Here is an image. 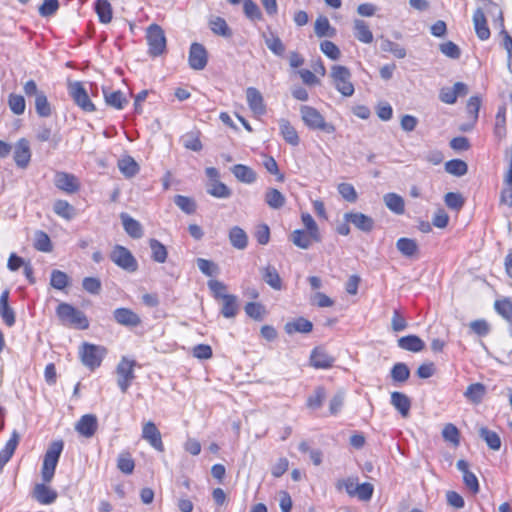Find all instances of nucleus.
Segmentation results:
<instances>
[{
    "instance_id": "nucleus-1",
    "label": "nucleus",
    "mask_w": 512,
    "mask_h": 512,
    "mask_svg": "<svg viewBox=\"0 0 512 512\" xmlns=\"http://www.w3.org/2000/svg\"><path fill=\"white\" fill-rule=\"evenodd\" d=\"M56 315L64 325H70L81 330L89 327V321L84 312L71 304L60 303L56 308Z\"/></svg>"
},
{
    "instance_id": "nucleus-2",
    "label": "nucleus",
    "mask_w": 512,
    "mask_h": 512,
    "mask_svg": "<svg viewBox=\"0 0 512 512\" xmlns=\"http://www.w3.org/2000/svg\"><path fill=\"white\" fill-rule=\"evenodd\" d=\"M301 119L304 124L311 130H319L327 134L335 132V126L326 122L322 114L314 107L302 105L300 107Z\"/></svg>"
},
{
    "instance_id": "nucleus-3",
    "label": "nucleus",
    "mask_w": 512,
    "mask_h": 512,
    "mask_svg": "<svg viewBox=\"0 0 512 512\" xmlns=\"http://www.w3.org/2000/svg\"><path fill=\"white\" fill-rule=\"evenodd\" d=\"M63 447L64 444L62 441H54L48 447L44 455L41 469V476L45 483L52 481Z\"/></svg>"
},
{
    "instance_id": "nucleus-4",
    "label": "nucleus",
    "mask_w": 512,
    "mask_h": 512,
    "mask_svg": "<svg viewBox=\"0 0 512 512\" xmlns=\"http://www.w3.org/2000/svg\"><path fill=\"white\" fill-rule=\"evenodd\" d=\"M330 77L332 78L333 84L338 92L345 97L353 95L355 89L351 82L350 70L342 65H333L331 67Z\"/></svg>"
},
{
    "instance_id": "nucleus-5",
    "label": "nucleus",
    "mask_w": 512,
    "mask_h": 512,
    "mask_svg": "<svg viewBox=\"0 0 512 512\" xmlns=\"http://www.w3.org/2000/svg\"><path fill=\"white\" fill-rule=\"evenodd\" d=\"M111 261L127 272H136L138 262L133 254L122 245H115L110 253Z\"/></svg>"
},
{
    "instance_id": "nucleus-6",
    "label": "nucleus",
    "mask_w": 512,
    "mask_h": 512,
    "mask_svg": "<svg viewBox=\"0 0 512 512\" xmlns=\"http://www.w3.org/2000/svg\"><path fill=\"white\" fill-rule=\"evenodd\" d=\"M146 39L151 56L156 57L163 54L166 49V37L164 30L159 25L152 24L147 28Z\"/></svg>"
},
{
    "instance_id": "nucleus-7",
    "label": "nucleus",
    "mask_w": 512,
    "mask_h": 512,
    "mask_svg": "<svg viewBox=\"0 0 512 512\" xmlns=\"http://www.w3.org/2000/svg\"><path fill=\"white\" fill-rule=\"evenodd\" d=\"M105 352V348L90 343H83L79 350L82 363L91 370L101 365Z\"/></svg>"
},
{
    "instance_id": "nucleus-8",
    "label": "nucleus",
    "mask_w": 512,
    "mask_h": 512,
    "mask_svg": "<svg viewBox=\"0 0 512 512\" xmlns=\"http://www.w3.org/2000/svg\"><path fill=\"white\" fill-rule=\"evenodd\" d=\"M136 362L123 357L116 368L117 384L123 393H126L135 379L134 367Z\"/></svg>"
},
{
    "instance_id": "nucleus-9",
    "label": "nucleus",
    "mask_w": 512,
    "mask_h": 512,
    "mask_svg": "<svg viewBox=\"0 0 512 512\" xmlns=\"http://www.w3.org/2000/svg\"><path fill=\"white\" fill-rule=\"evenodd\" d=\"M69 94L74 102L84 111H95V106L90 100L83 84L79 81L70 83L68 86Z\"/></svg>"
},
{
    "instance_id": "nucleus-10",
    "label": "nucleus",
    "mask_w": 512,
    "mask_h": 512,
    "mask_svg": "<svg viewBox=\"0 0 512 512\" xmlns=\"http://www.w3.org/2000/svg\"><path fill=\"white\" fill-rule=\"evenodd\" d=\"M54 185L67 194H74L80 189L79 179L75 175L63 171L55 173Z\"/></svg>"
},
{
    "instance_id": "nucleus-11",
    "label": "nucleus",
    "mask_w": 512,
    "mask_h": 512,
    "mask_svg": "<svg viewBox=\"0 0 512 512\" xmlns=\"http://www.w3.org/2000/svg\"><path fill=\"white\" fill-rule=\"evenodd\" d=\"M188 63L193 70H203L206 67L208 63V53L203 44L197 42L191 44Z\"/></svg>"
},
{
    "instance_id": "nucleus-12",
    "label": "nucleus",
    "mask_w": 512,
    "mask_h": 512,
    "mask_svg": "<svg viewBox=\"0 0 512 512\" xmlns=\"http://www.w3.org/2000/svg\"><path fill=\"white\" fill-rule=\"evenodd\" d=\"M344 220L353 224L362 232L369 233L374 229L375 222L372 217L361 212H348L344 214Z\"/></svg>"
},
{
    "instance_id": "nucleus-13",
    "label": "nucleus",
    "mask_w": 512,
    "mask_h": 512,
    "mask_svg": "<svg viewBox=\"0 0 512 512\" xmlns=\"http://www.w3.org/2000/svg\"><path fill=\"white\" fill-rule=\"evenodd\" d=\"M114 320L122 326L135 328L142 322L140 316L129 308H117L113 311Z\"/></svg>"
},
{
    "instance_id": "nucleus-14",
    "label": "nucleus",
    "mask_w": 512,
    "mask_h": 512,
    "mask_svg": "<svg viewBox=\"0 0 512 512\" xmlns=\"http://www.w3.org/2000/svg\"><path fill=\"white\" fill-rule=\"evenodd\" d=\"M246 99L250 110L254 114L261 116L266 113L264 98L258 89L255 87H248L246 89Z\"/></svg>"
},
{
    "instance_id": "nucleus-15",
    "label": "nucleus",
    "mask_w": 512,
    "mask_h": 512,
    "mask_svg": "<svg viewBox=\"0 0 512 512\" xmlns=\"http://www.w3.org/2000/svg\"><path fill=\"white\" fill-rule=\"evenodd\" d=\"M13 158L19 168L24 169L29 165L31 151L29 142L25 138H21L17 141L14 148Z\"/></svg>"
},
{
    "instance_id": "nucleus-16",
    "label": "nucleus",
    "mask_w": 512,
    "mask_h": 512,
    "mask_svg": "<svg viewBox=\"0 0 512 512\" xmlns=\"http://www.w3.org/2000/svg\"><path fill=\"white\" fill-rule=\"evenodd\" d=\"M142 438L148 441L149 444L157 451H164L161 433L153 422L149 421L144 424L142 429Z\"/></svg>"
},
{
    "instance_id": "nucleus-17",
    "label": "nucleus",
    "mask_w": 512,
    "mask_h": 512,
    "mask_svg": "<svg viewBox=\"0 0 512 512\" xmlns=\"http://www.w3.org/2000/svg\"><path fill=\"white\" fill-rule=\"evenodd\" d=\"M291 241L301 249H308L314 242L321 241V235L310 231L297 229L291 234Z\"/></svg>"
},
{
    "instance_id": "nucleus-18",
    "label": "nucleus",
    "mask_w": 512,
    "mask_h": 512,
    "mask_svg": "<svg viewBox=\"0 0 512 512\" xmlns=\"http://www.w3.org/2000/svg\"><path fill=\"white\" fill-rule=\"evenodd\" d=\"M457 469L463 474L465 486L474 494L479 492V482L476 475L469 470V464L466 460L460 459L456 463Z\"/></svg>"
},
{
    "instance_id": "nucleus-19",
    "label": "nucleus",
    "mask_w": 512,
    "mask_h": 512,
    "mask_svg": "<svg viewBox=\"0 0 512 512\" xmlns=\"http://www.w3.org/2000/svg\"><path fill=\"white\" fill-rule=\"evenodd\" d=\"M33 498L40 504L48 505L57 499V492L44 483H37L33 489Z\"/></svg>"
},
{
    "instance_id": "nucleus-20",
    "label": "nucleus",
    "mask_w": 512,
    "mask_h": 512,
    "mask_svg": "<svg viewBox=\"0 0 512 512\" xmlns=\"http://www.w3.org/2000/svg\"><path fill=\"white\" fill-rule=\"evenodd\" d=\"M0 317L8 327L14 326L16 322L15 312L9 305V290L7 289L0 296Z\"/></svg>"
},
{
    "instance_id": "nucleus-21",
    "label": "nucleus",
    "mask_w": 512,
    "mask_h": 512,
    "mask_svg": "<svg viewBox=\"0 0 512 512\" xmlns=\"http://www.w3.org/2000/svg\"><path fill=\"white\" fill-rule=\"evenodd\" d=\"M120 219L125 232L133 239H139L143 236V227L139 221L132 218L127 213H121Z\"/></svg>"
},
{
    "instance_id": "nucleus-22",
    "label": "nucleus",
    "mask_w": 512,
    "mask_h": 512,
    "mask_svg": "<svg viewBox=\"0 0 512 512\" xmlns=\"http://www.w3.org/2000/svg\"><path fill=\"white\" fill-rule=\"evenodd\" d=\"M76 431L87 438L92 437L97 430V418L94 415H83L75 426Z\"/></svg>"
},
{
    "instance_id": "nucleus-23",
    "label": "nucleus",
    "mask_w": 512,
    "mask_h": 512,
    "mask_svg": "<svg viewBox=\"0 0 512 512\" xmlns=\"http://www.w3.org/2000/svg\"><path fill=\"white\" fill-rule=\"evenodd\" d=\"M473 24L477 37L485 41L490 37V30L487 25L486 16L482 9H476L473 14Z\"/></svg>"
},
{
    "instance_id": "nucleus-24",
    "label": "nucleus",
    "mask_w": 512,
    "mask_h": 512,
    "mask_svg": "<svg viewBox=\"0 0 512 512\" xmlns=\"http://www.w3.org/2000/svg\"><path fill=\"white\" fill-rule=\"evenodd\" d=\"M353 30L355 38L364 44L373 42V33L369 25L362 19H355L353 21Z\"/></svg>"
},
{
    "instance_id": "nucleus-25",
    "label": "nucleus",
    "mask_w": 512,
    "mask_h": 512,
    "mask_svg": "<svg viewBox=\"0 0 512 512\" xmlns=\"http://www.w3.org/2000/svg\"><path fill=\"white\" fill-rule=\"evenodd\" d=\"M231 172L238 181L245 184H252L257 180V173L247 165L236 164Z\"/></svg>"
},
{
    "instance_id": "nucleus-26",
    "label": "nucleus",
    "mask_w": 512,
    "mask_h": 512,
    "mask_svg": "<svg viewBox=\"0 0 512 512\" xmlns=\"http://www.w3.org/2000/svg\"><path fill=\"white\" fill-rule=\"evenodd\" d=\"M311 365L315 368L327 369L332 367L334 358L330 356L325 350L315 348L310 357Z\"/></svg>"
},
{
    "instance_id": "nucleus-27",
    "label": "nucleus",
    "mask_w": 512,
    "mask_h": 512,
    "mask_svg": "<svg viewBox=\"0 0 512 512\" xmlns=\"http://www.w3.org/2000/svg\"><path fill=\"white\" fill-rule=\"evenodd\" d=\"M487 393V388L482 383L470 384L464 392V397L468 402L478 405L480 404Z\"/></svg>"
},
{
    "instance_id": "nucleus-28",
    "label": "nucleus",
    "mask_w": 512,
    "mask_h": 512,
    "mask_svg": "<svg viewBox=\"0 0 512 512\" xmlns=\"http://www.w3.org/2000/svg\"><path fill=\"white\" fill-rule=\"evenodd\" d=\"M103 94L106 104L117 110L124 109L128 104V99L120 90L110 91L108 89H104Z\"/></svg>"
},
{
    "instance_id": "nucleus-29",
    "label": "nucleus",
    "mask_w": 512,
    "mask_h": 512,
    "mask_svg": "<svg viewBox=\"0 0 512 512\" xmlns=\"http://www.w3.org/2000/svg\"><path fill=\"white\" fill-rule=\"evenodd\" d=\"M398 347L411 352H420L424 349V341L416 335H407L398 339Z\"/></svg>"
},
{
    "instance_id": "nucleus-30",
    "label": "nucleus",
    "mask_w": 512,
    "mask_h": 512,
    "mask_svg": "<svg viewBox=\"0 0 512 512\" xmlns=\"http://www.w3.org/2000/svg\"><path fill=\"white\" fill-rule=\"evenodd\" d=\"M391 404L403 417L409 415L411 401L407 395L402 392L394 391L391 393Z\"/></svg>"
},
{
    "instance_id": "nucleus-31",
    "label": "nucleus",
    "mask_w": 512,
    "mask_h": 512,
    "mask_svg": "<svg viewBox=\"0 0 512 512\" xmlns=\"http://www.w3.org/2000/svg\"><path fill=\"white\" fill-rule=\"evenodd\" d=\"M386 207L397 215H402L405 212L404 199L396 193H387L383 197Z\"/></svg>"
},
{
    "instance_id": "nucleus-32",
    "label": "nucleus",
    "mask_w": 512,
    "mask_h": 512,
    "mask_svg": "<svg viewBox=\"0 0 512 512\" xmlns=\"http://www.w3.org/2000/svg\"><path fill=\"white\" fill-rule=\"evenodd\" d=\"M314 31L317 37H334L336 36V29L331 26L329 20L325 16H319L314 25Z\"/></svg>"
},
{
    "instance_id": "nucleus-33",
    "label": "nucleus",
    "mask_w": 512,
    "mask_h": 512,
    "mask_svg": "<svg viewBox=\"0 0 512 512\" xmlns=\"http://www.w3.org/2000/svg\"><path fill=\"white\" fill-rule=\"evenodd\" d=\"M265 203L272 209H281L285 203V196L276 188H268L264 194Z\"/></svg>"
},
{
    "instance_id": "nucleus-34",
    "label": "nucleus",
    "mask_w": 512,
    "mask_h": 512,
    "mask_svg": "<svg viewBox=\"0 0 512 512\" xmlns=\"http://www.w3.org/2000/svg\"><path fill=\"white\" fill-rule=\"evenodd\" d=\"M229 240L231 245L239 250L245 249L248 245V236L246 232L238 226H234L230 229Z\"/></svg>"
},
{
    "instance_id": "nucleus-35",
    "label": "nucleus",
    "mask_w": 512,
    "mask_h": 512,
    "mask_svg": "<svg viewBox=\"0 0 512 512\" xmlns=\"http://www.w3.org/2000/svg\"><path fill=\"white\" fill-rule=\"evenodd\" d=\"M262 37L267 48L277 56H282L285 52V46L282 40L272 31L269 34L263 33Z\"/></svg>"
},
{
    "instance_id": "nucleus-36",
    "label": "nucleus",
    "mask_w": 512,
    "mask_h": 512,
    "mask_svg": "<svg viewBox=\"0 0 512 512\" xmlns=\"http://www.w3.org/2000/svg\"><path fill=\"white\" fill-rule=\"evenodd\" d=\"M279 125L281 135L283 136L285 141L292 146H297L300 142V139L296 129L286 119H281L279 121Z\"/></svg>"
},
{
    "instance_id": "nucleus-37",
    "label": "nucleus",
    "mask_w": 512,
    "mask_h": 512,
    "mask_svg": "<svg viewBox=\"0 0 512 512\" xmlns=\"http://www.w3.org/2000/svg\"><path fill=\"white\" fill-rule=\"evenodd\" d=\"M262 278L271 288L275 290L282 289V280L274 266L268 265L267 267L263 268Z\"/></svg>"
},
{
    "instance_id": "nucleus-38",
    "label": "nucleus",
    "mask_w": 512,
    "mask_h": 512,
    "mask_svg": "<svg viewBox=\"0 0 512 512\" xmlns=\"http://www.w3.org/2000/svg\"><path fill=\"white\" fill-rule=\"evenodd\" d=\"M209 27L216 35L225 38H230L232 36V30L228 26L226 20L222 17H212L209 20Z\"/></svg>"
},
{
    "instance_id": "nucleus-39",
    "label": "nucleus",
    "mask_w": 512,
    "mask_h": 512,
    "mask_svg": "<svg viewBox=\"0 0 512 512\" xmlns=\"http://www.w3.org/2000/svg\"><path fill=\"white\" fill-rule=\"evenodd\" d=\"M479 436L486 442L490 449L498 451L501 448V438L495 431H492L487 427H481L479 429Z\"/></svg>"
},
{
    "instance_id": "nucleus-40",
    "label": "nucleus",
    "mask_w": 512,
    "mask_h": 512,
    "mask_svg": "<svg viewBox=\"0 0 512 512\" xmlns=\"http://www.w3.org/2000/svg\"><path fill=\"white\" fill-rule=\"evenodd\" d=\"M312 329H313L312 322L305 318H302V317L297 318L296 320H294L292 322H288L285 325V331L288 334H292L295 332L309 333L312 331Z\"/></svg>"
},
{
    "instance_id": "nucleus-41",
    "label": "nucleus",
    "mask_w": 512,
    "mask_h": 512,
    "mask_svg": "<svg viewBox=\"0 0 512 512\" xmlns=\"http://www.w3.org/2000/svg\"><path fill=\"white\" fill-rule=\"evenodd\" d=\"M398 251L406 257H413L418 252V244L414 239L402 237L396 242Z\"/></svg>"
},
{
    "instance_id": "nucleus-42",
    "label": "nucleus",
    "mask_w": 512,
    "mask_h": 512,
    "mask_svg": "<svg viewBox=\"0 0 512 512\" xmlns=\"http://www.w3.org/2000/svg\"><path fill=\"white\" fill-rule=\"evenodd\" d=\"M34 104L35 111L39 117L47 118L52 115V107L45 93L37 94V98H35Z\"/></svg>"
},
{
    "instance_id": "nucleus-43",
    "label": "nucleus",
    "mask_w": 512,
    "mask_h": 512,
    "mask_svg": "<svg viewBox=\"0 0 512 512\" xmlns=\"http://www.w3.org/2000/svg\"><path fill=\"white\" fill-rule=\"evenodd\" d=\"M207 193L215 198L225 199L231 196V190L221 181L209 182Z\"/></svg>"
},
{
    "instance_id": "nucleus-44",
    "label": "nucleus",
    "mask_w": 512,
    "mask_h": 512,
    "mask_svg": "<svg viewBox=\"0 0 512 512\" xmlns=\"http://www.w3.org/2000/svg\"><path fill=\"white\" fill-rule=\"evenodd\" d=\"M149 247L151 249V258L157 263H164L168 252L166 247L157 239H150Z\"/></svg>"
},
{
    "instance_id": "nucleus-45",
    "label": "nucleus",
    "mask_w": 512,
    "mask_h": 512,
    "mask_svg": "<svg viewBox=\"0 0 512 512\" xmlns=\"http://www.w3.org/2000/svg\"><path fill=\"white\" fill-rule=\"evenodd\" d=\"M223 305L221 309V314L225 318H233L238 313V304L237 297L235 295H226L223 296Z\"/></svg>"
},
{
    "instance_id": "nucleus-46",
    "label": "nucleus",
    "mask_w": 512,
    "mask_h": 512,
    "mask_svg": "<svg viewBox=\"0 0 512 512\" xmlns=\"http://www.w3.org/2000/svg\"><path fill=\"white\" fill-rule=\"evenodd\" d=\"M95 11L101 23L107 24L112 20V6L108 0H96Z\"/></svg>"
},
{
    "instance_id": "nucleus-47",
    "label": "nucleus",
    "mask_w": 512,
    "mask_h": 512,
    "mask_svg": "<svg viewBox=\"0 0 512 512\" xmlns=\"http://www.w3.org/2000/svg\"><path fill=\"white\" fill-rule=\"evenodd\" d=\"M118 168L126 177H133L139 171L137 162L131 156L120 159L118 161Z\"/></svg>"
},
{
    "instance_id": "nucleus-48",
    "label": "nucleus",
    "mask_w": 512,
    "mask_h": 512,
    "mask_svg": "<svg viewBox=\"0 0 512 512\" xmlns=\"http://www.w3.org/2000/svg\"><path fill=\"white\" fill-rule=\"evenodd\" d=\"M53 210L58 216L66 220H71L75 215L74 207L66 200H56L53 205Z\"/></svg>"
},
{
    "instance_id": "nucleus-49",
    "label": "nucleus",
    "mask_w": 512,
    "mask_h": 512,
    "mask_svg": "<svg viewBox=\"0 0 512 512\" xmlns=\"http://www.w3.org/2000/svg\"><path fill=\"white\" fill-rule=\"evenodd\" d=\"M117 468L124 474H132L135 468V462L129 452L123 451L118 455Z\"/></svg>"
},
{
    "instance_id": "nucleus-50",
    "label": "nucleus",
    "mask_w": 512,
    "mask_h": 512,
    "mask_svg": "<svg viewBox=\"0 0 512 512\" xmlns=\"http://www.w3.org/2000/svg\"><path fill=\"white\" fill-rule=\"evenodd\" d=\"M243 12L252 22L263 20V14L259 6L253 0H243Z\"/></svg>"
},
{
    "instance_id": "nucleus-51",
    "label": "nucleus",
    "mask_w": 512,
    "mask_h": 512,
    "mask_svg": "<svg viewBox=\"0 0 512 512\" xmlns=\"http://www.w3.org/2000/svg\"><path fill=\"white\" fill-rule=\"evenodd\" d=\"M445 171L451 175L461 177L468 171L467 163L460 159H453L445 163Z\"/></svg>"
},
{
    "instance_id": "nucleus-52",
    "label": "nucleus",
    "mask_w": 512,
    "mask_h": 512,
    "mask_svg": "<svg viewBox=\"0 0 512 512\" xmlns=\"http://www.w3.org/2000/svg\"><path fill=\"white\" fill-rule=\"evenodd\" d=\"M8 106L13 114L22 115L26 109L25 98L20 94L10 93L8 96Z\"/></svg>"
},
{
    "instance_id": "nucleus-53",
    "label": "nucleus",
    "mask_w": 512,
    "mask_h": 512,
    "mask_svg": "<svg viewBox=\"0 0 512 512\" xmlns=\"http://www.w3.org/2000/svg\"><path fill=\"white\" fill-rule=\"evenodd\" d=\"M483 6L479 9H482L484 11V15L486 14L495 17L500 21V25L502 28L504 27V19H503V12L500 6L496 3H494L491 0H482Z\"/></svg>"
},
{
    "instance_id": "nucleus-54",
    "label": "nucleus",
    "mask_w": 512,
    "mask_h": 512,
    "mask_svg": "<svg viewBox=\"0 0 512 512\" xmlns=\"http://www.w3.org/2000/svg\"><path fill=\"white\" fill-rule=\"evenodd\" d=\"M69 283L70 279L65 272L57 269L51 272L50 285L53 288L63 290L69 285Z\"/></svg>"
},
{
    "instance_id": "nucleus-55",
    "label": "nucleus",
    "mask_w": 512,
    "mask_h": 512,
    "mask_svg": "<svg viewBox=\"0 0 512 512\" xmlns=\"http://www.w3.org/2000/svg\"><path fill=\"white\" fill-rule=\"evenodd\" d=\"M381 49L384 52L392 53L396 58L403 59L406 57V50L404 47L389 39H384L381 43Z\"/></svg>"
},
{
    "instance_id": "nucleus-56",
    "label": "nucleus",
    "mask_w": 512,
    "mask_h": 512,
    "mask_svg": "<svg viewBox=\"0 0 512 512\" xmlns=\"http://www.w3.org/2000/svg\"><path fill=\"white\" fill-rule=\"evenodd\" d=\"M391 377L395 382H405L410 377V370L405 363H396L391 369Z\"/></svg>"
},
{
    "instance_id": "nucleus-57",
    "label": "nucleus",
    "mask_w": 512,
    "mask_h": 512,
    "mask_svg": "<svg viewBox=\"0 0 512 512\" xmlns=\"http://www.w3.org/2000/svg\"><path fill=\"white\" fill-rule=\"evenodd\" d=\"M174 203L186 214H193L196 211V203L190 197L176 195Z\"/></svg>"
},
{
    "instance_id": "nucleus-58",
    "label": "nucleus",
    "mask_w": 512,
    "mask_h": 512,
    "mask_svg": "<svg viewBox=\"0 0 512 512\" xmlns=\"http://www.w3.org/2000/svg\"><path fill=\"white\" fill-rule=\"evenodd\" d=\"M321 52L331 60H338L341 56L339 47L330 40H324L320 43Z\"/></svg>"
},
{
    "instance_id": "nucleus-59",
    "label": "nucleus",
    "mask_w": 512,
    "mask_h": 512,
    "mask_svg": "<svg viewBox=\"0 0 512 512\" xmlns=\"http://www.w3.org/2000/svg\"><path fill=\"white\" fill-rule=\"evenodd\" d=\"M182 141H183V146L186 149H189V150H192L195 152H198L202 149V143L200 141V138H199L197 132L186 133L182 137Z\"/></svg>"
},
{
    "instance_id": "nucleus-60",
    "label": "nucleus",
    "mask_w": 512,
    "mask_h": 512,
    "mask_svg": "<svg viewBox=\"0 0 512 512\" xmlns=\"http://www.w3.org/2000/svg\"><path fill=\"white\" fill-rule=\"evenodd\" d=\"M34 247L41 252H50L52 244L49 236L43 231H37L35 234Z\"/></svg>"
},
{
    "instance_id": "nucleus-61",
    "label": "nucleus",
    "mask_w": 512,
    "mask_h": 512,
    "mask_svg": "<svg viewBox=\"0 0 512 512\" xmlns=\"http://www.w3.org/2000/svg\"><path fill=\"white\" fill-rule=\"evenodd\" d=\"M355 492V497L360 501H370L374 493V486L371 483L365 482L356 485Z\"/></svg>"
},
{
    "instance_id": "nucleus-62",
    "label": "nucleus",
    "mask_w": 512,
    "mask_h": 512,
    "mask_svg": "<svg viewBox=\"0 0 512 512\" xmlns=\"http://www.w3.org/2000/svg\"><path fill=\"white\" fill-rule=\"evenodd\" d=\"M325 397V389L323 387H317L314 393L308 397L307 406L312 409H318L322 406Z\"/></svg>"
},
{
    "instance_id": "nucleus-63",
    "label": "nucleus",
    "mask_w": 512,
    "mask_h": 512,
    "mask_svg": "<svg viewBox=\"0 0 512 512\" xmlns=\"http://www.w3.org/2000/svg\"><path fill=\"white\" fill-rule=\"evenodd\" d=\"M439 49L442 54L451 59H459L461 56L460 48L452 41H447L440 44Z\"/></svg>"
},
{
    "instance_id": "nucleus-64",
    "label": "nucleus",
    "mask_w": 512,
    "mask_h": 512,
    "mask_svg": "<svg viewBox=\"0 0 512 512\" xmlns=\"http://www.w3.org/2000/svg\"><path fill=\"white\" fill-rule=\"evenodd\" d=\"M245 312L249 317L260 321L263 319L265 308L260 303L249 302L245 306Z\"/></svg>"
}]
</instances>
